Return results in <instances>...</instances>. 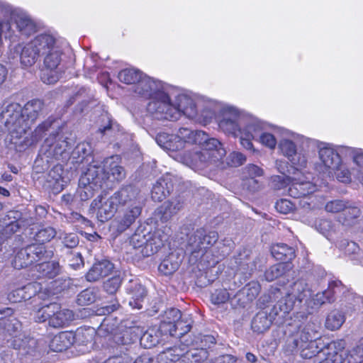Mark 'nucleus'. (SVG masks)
Segmentation results:
<instances>
[{
  "instance_id": "e2e57ef3",
  "label": "nucleus",
  "mask_w": 363,
  "mask_h": 363,
  "mask_svg": "<svg viewBox=\"0 0 363 363\" xmlns=\"http://www.w3.org/2000/svg\"><path fill=\"white\" fill-rule=\"evenodd\" d=\"M96 294L93 289H86L77 296V303L80 306H86L96 301Z\"/></svg>"
},
{
  "instance_id": "20e7f679",
  "label": "nucleus",
  "mask_w": 363,
  "mask_h": 363,
  "mask_svg": "<svg viewBox=\"0 0 363 363\" xmlns=\"http://www.w3.org/2000/svg\"><path fill=\"white\" fill-rule=\"evenodd\" d=\"M168 235L161 229L152 230L149 224L140 225L130 239V244L140 250L143 257H149L159 251L168 240Z\"/></svg>"
},
{
  "instance_id": "393cba45",
  "label": "nucleus",
  "mask_w": 363,
  "mask_h": 363,
  "mask_svg": "<svg viewBox=\"0 0 363 363\" xmlns=\"http://www.w3.org/2000/svg\"><path fill=\"white\" fill-rule=\"evenodd\" d=\"M345 286L339 280L332 281L329 283L328 288L323 292L317 293L314 298L315 305L321 306L326 303H332L335 300V296L343 292Z\"/></svg>"
},
{
  "instance_id": "bb28decb",
  "label": "nucleus",
  "mask_w": 363,
  "mask_h": 363,
  "mask_svg": "<svg viewBox=\"0 0 363 363\" xmlns=\"http://www.w3.org/2000/svg\"><path fill=\"white\" fill-rule=\"evenodd\" d=\"M128 293L130 295L129 305L133 308L140 309L147 295L146 290L137 280L131 279L126 287Z\"/></svg>"
},
{
  "instance_id": "6e6d98bb",
  "label": "nucleus",
  "mask_w": 363,
  "mask_h": 363,
  "mask_svg": "<svg viewBox=\"0 0 363 363\" xmlns=\"http://www.w3.org/2000/svg\"><path fill=\"white\" fill-rule=\"evenodd\" d=\"M28 246L21 249L13 260V267L16 269H22L31 265L33 263L30 253L28 252Z\"/></svg>"
},
{
  "instance_id": "f257e3e1",
  "label": "nucleus",
  "mask_w": 363,
  "mask_h": 363,
  "mask_svg": "<svg viewBox=\"0 0 363 363\" xmlns=\"http://www.w3.org/2000/svg\"><path fill=\"white\" fill-rule=\"evenodd\" d=\"M159 101L151 103L147 112L156 120L177 121L182 114L187 118H194L197 115V108L194 99L189 96L182 94L177 96L173 103L167 93H160Z\"/></svg>"
},
{
  "instance_id": "423d86ee",
  "label": "nucleus",
  "mask_w": 363,
  "mask_h": 363,
  "mask_svg": "<svg viewBox=\"0 0 363 363\" xmlns=\"http://www.w3.org/2000/svg\"><path fill=\"white\" fill-rule=\"evenodd\" d=\"M311 296V290L308 284L303 279L294 281L286 296L277 301V306L281 315L289 313L296 307H299L301 303Z\"/></svg>"
},
{
  "instance_id": "b1692460",
  "label": "nucleus",
  "mask_w": 363,
  "mask_h": 363,
  "mask_svg": "<svg viewBox=\"0 0 363 363\" xmlns=\"http://www.w3.org/2000/svg\"><path fill=\"white\" fill-rule=\"evenodd\" d=\"M197 352L196 351H188L184 352L179 347H173L167 348L164 351L162 352L159 354V359L160 362L164 363H172L177 362L182 359L184 361L186 359H189L190 357L194 358V363H197L200 361L197 358Z\"/></svg>"
},
{
  "instance_id": "9b49d317",
  "label": "nucleus",
  "mask_w": 363,
  "mask_h": 363,
  "mask_svg": "<svg viewBox=\"0 0 363 363\" xmlns=\"http://www.w3.org/2000/svg\"><path fill=\"white\" fill-rule=\"evenodd\" d=\"M225 155V150H220L211 155L206 150L196 151L194 152H185L181 155L182 162L191 168H204L210 164L216 163Z\"/></svg>"
},
{
  "instance_id": "0eeeda50",
  "label": "nucleus",
  "mask_w": 363,
  "mask_h": 363,
  "mask_svg": "<svg viewBox=\"0 0 363 363\" xmlns=\"http://www.w3.org/2000/svg\"><path fill=\"white\" fill-rule=\"evenodd\" d=\"M218 239V235L215 231L207 233L203 228L197 229L188 238L187 250L195 258H201Z\"/></svg>"
},
{
  "instance_id": "79ce46f5",
  "label": "nucleus",
  "mask_w": 363,
  "mask_h": 363,
  "mask_svg": "<svg viewBox=\"0 0 363 363\" xmlns=\"http://www.w3.org/2000/svg\"><path fill=\"white\" fill-rule=\"evenodd\" d=\"M28 249L33 263L49 259L53 256V251L52 250H47L42 244L33 243L28 245Z\"/></svg>"
},
{
  "instance_id": "dca6fc26",
  "label": "nucleus",
  "mask_w": 363,
  "mask_h": 363,
  "mask_svg": "<svg viewBox=\"0 0 363 363\" xmlns=\"http://www.w3.org/2000/svg\"><path fill=\"white\" fill-rule=\"evenodd\" d=\"M121 131L120 125L106 113L101 116V124L96 132V137L104 143H111L117 139Z\"/></svg>"
},
{
  "instance_id": "f8f14e48",
  "label": "nucleus",
  "mask_w": 363,
  "mask_h": 363,
  "mask_svg": "<svg viewBox=\"0 0 363 363\" xmlns=\"http://www.w3.org/2000/svg\"><path fill=\"white\" fill-rule=\"evenodd\" d=\"M245 116V113L234 107H224L221 111V119L218 123L219 128L225 133L235 136L242 130Z\"/></svg>"
},
{
  "instance_id": "5fc2aeb1",
  "label": "nucleus",
  "mask_w": 363,
  "mask_h": 363,
  "mask_svg": "<svg viewBox=\"0 0 363 363\" xmlns=\"http://www.w3.org/2000/svg\"><path fill=\"white\" fill-rule=\"evenodd\" d=\"M59 308H60V305L56 303H52L41 307L38 311L35 312V321L43 323L48 320V323H50V319L52 318L53 313L56 311V309Z\"/></svg>"
},
{
  "instance_id": "7c9ffc66",
  "label": "nucleus",
  "mask_w": 363,
  "mask_h": 363,
  "mask_svg": "<svg viewBox=\"0 0 363 363\" xmlns=\"http://www.w3.org/2000/svg\"><path fill=\"white\" fill-rule=\"evenodd\" d=\"M319 157L324 167L329 171L337 169L341 164L340 155L328 145L320 147Z\"/></svg>"
},
{
  "instance_id": "5701e85b",
  "label": "nucleus",
  "mask_w": 363,
  "mask_h": 363,
  "mask_svg": "<svg viewBox=\"0 0 363 363\" xmlns=\"http://www.w3.org/2000/svg\"><path fill=\"white\" fill-rule=\"evenodd\" d=\"M173 176L166 174L157 180L151 191L153 201L160 202L173 191Z\"/></svg>"
},
{
  "instance_id": "3c124183",
  "label": "nucleus",
  "mask_w": 363,
  "mask_h": 363,
  "mask_svg": "<svg viewBox=\"0 0 363 363\" xmlns=\"http://www.w3.org/2000/svg\"><path fill=\"white\" fill-rule=\"evenodd\" d=\"M23 111L22 106L16 102H4L0 111L1 123L11 120L12 116Z\"/></svg>"
},
{
  "instance_id": "69168bd1",
  "label": "nucleus",
  "mask_w": 363,
  "mask_h": 363,
  "mask_svg": "<svg viewBox=\"0 0 363 363\" xmlns=\"http://www.w3.org/2000/svg\"><path fill=\"white\" fill-rule=\"evenodd\" d=\"M336 177L337 179L341 182H349L351 180L350 172L349 169L345 167L342 163L340 167L335 169H331L328 172V174H333Z\"/></svg>"
},
{
  "instance_id": "72a5a7b5",
  "label": "nucleus",
  "mask_w": 363,
  "mask_h": 363,
  "mask_svg": "<svg viewBox=\"0 0 363 363\" xmlns=\"http://www.w3.org/2000/svg\"><path fill=\"white\" fill-rule=\"evenodd\" d=\"M72 331H63L55 335L50 342L51 350L57 352L67 350L73 345Z\"/></svg>"
},
{
  "instance_id": "c03bdc74",
  "label": "nucleus",
  "mask_w": 363,
  "mask_h": 363,
  "mask_svg": "<svg viewBox=\"0 0 363 363\" xmlns=\"http://www.w3.org/2000/svg\"><path fill=\"white\" fill-rule=\"evenodd\" d=\"M361 213L359 208L352 206L350 202H347V207L339 216V221L344 225L351 226L357 222V220L360 216Z\"/></svg>"
},
{
  "instance_id": "864d4df0",
  "label": "nucleus",
  "mask_w": 363,
  "mask_h": 363,
  "mask_svg": "<svg viewBox=\"0 0 363 363\" xmlns=\"http://www.w3.org/2000/svg\"><path fill=\"white\" fill-rule=\"evenodd\" d=\"M345 321V316L342 312L338 310L331 311L325 321V326L327 328L335 330L339 329Z\"/></svg>"
},
{
  "instance_id": "4be33fe9",
  "label": "nucleus",
  "mask_w": 363,
  "mask_h": 363,
  "mask_svg": "<svg viewBox=\"0 0 363 363\" xmlns=\"http://www.w3.org/2000/svg\"><path fill=\"white\" fill-rule=\"evenodd\" d=\"M279 148L282 154L286 157L290 162L299 167H304L307 164V157L301 151L298 152L294 143L288 139L280 141Z\"/></svg>"
},
{
  "instance_id": "c756f323",
  "label": "nucleus",
  "mask_w": 363,
  "mask_h": 363,
  "mask_svg": "<svg viewBox=\"0 0 363 363\" xmlns=\"http://www.w3.org/2000/svg\"><path fill=\"white\" fill-rule=\"evenodd\" d=\"M316 191V186L308 181L293 178L291 186L289 187V194L294 198L306 197Z\"/></svg>"
},
{
  "instance_id": "ddd939ff",
  "label": "nucleus",
  "mask_w": 363,
  "mask_h": 363,
  "mask_svg": "<svg viewBox=\"0 0 363 363\" xmlns=\"http://www.w3.org/2000/svg\"><path fill=\"white\" fill-rule=\"evenodd\" d=\"M133 91L142 97L150 99L147 108L151 103L159 101L157 99L158 94L167 93L162 89L160 82H157L144 74L142 75L141 79L134 85Z\"/></svg>"
},
{
  "instance_id": "a211bd4d",
  "label": "nucleus",
  "mask_w": 363,
  "mask_h": 363,
  "mask_svg": "<svg viewBox=\"0 0 363 363\" xmlns=\"http://www.w3.org/2000/svg\"><path fill=\"white\" fill-rule=\"evenodd\" d=\"M345 342L342 340L333 341L322 351V357L318 363H342L346 352Z\"/></svg>"
},
{
  "instance_id": "9d476101",
  "label": "nucleus",
  "mask_w": 363,
  "mask_h": 363,
  "mask_svg": "<svg viewBox=\"0 0 363 363\" xmlns=\"http://www.w3.org/2000/svg\"><path fill=\"white\" fill-rule=\"evenodd\" d=\"M61 55L62 52L59 48H52L43 55L44 56V67L41 71L40 78L44 83L51 84L59 80L61 76L60 68Z\"/></svg>"
},
{
  "instance_id": "603ef678",
  "label": "nucleus",
  "mask_w": 363,
  "mask_h": 363,
  "mask_svg": "<svg viewBox=\"0 0 363 363\" xmlns=\"http://www.w3.org/2000/svg\"><path fill=\"white\" fill-rule=\"evenodd\" d=\"M143 72L135 69H124L119 72L118 74V79L127 84L135 85L138 81L141 79Z\"/></svg>"
},
{
  "instance_id": "ea45409f",
  "label": "nucleus",
  "mask_w": 363,
  "mask_h": 363,
  "mask_svg": "<svg viewBox=\"0 0 363 363\" xmlns=\"http://www.w3.org/2000/svg\"><path fill=\"white\" fill-rule=\"evenodd\" d=\"M182 263V259L174 253H171L164 259L158 267V270L164 275L168 276L175 272Z\"/></svg>"
},
{
  "instance_id": "6e6552de",
  "label": "nucleus",
  "mask_w": 363,
  "mask_h": 363,
  "mask_svg": "<svg viewBox=\"0 0 363 363\" xmlns=\"http://www.w3.org/2000/svg\"><path fill=\"white\" fill-rule=\"evenodd\" d=\"M67 140L58 132L52 133L45 140L40 152L47 157L48 162L49 159L65 160L68 157L71 145Z\"/></svg>"
},
{
  "instance_id": "0e129e2a",
  "label": "nucleus",
  "mask_w": 363,
  "mask_h": 363,
  "mask_svg": "<svg viewBox=\"0 0 363 363\" xmlns=\"http://www.w3.org/2000/svg\"><path fill=\"white\" fill-rule=\"evenodd\" d=\"M293 178L282 175H274L271 178L272 187L275 189L280 190L286 188L288 186H291Z\"/></svg>"
},
{
  "instance_id": "39448f33",
  "label": "nucleus",
  "mask_w": 363,
  "mask_h": 363,
  "mask_svg": "<svg viewBox=\"0 0 363 363\" xmlns=\"http://www.w3.org/2000/svg\"><path fill=\"white\" fill-rule=\"evenodd\" d=\"M118 156H112L104 160V165L91 161L87 167V177L82 179V182L89 179H95L96 186L109 187L108 182H119L125 177V171L120 165Z\"/></svg>"
},
{
  "instance_id": "cd10ccee",
  "label": "nucleus",
  "mask_w": 363,
  "mask_h": 363,
  "mask_svg": "<svg viewBox=\"0 0 363 363\" xmlns=\"http://www.w3.org/2000/svg\"><path fill=\"white\" fill-rule=\"evenodd\" d=\"M143 208V203H138L129 206L123 211V215L118 218L117 230L124 232L140 216Z\"/></svg>"
},
{
  "instance_id": "f704fd0d",
  "label": "nucleus",
  "mask_w": 363,
  "mask_h": 363,
  "mask_svg": "<svg viewBox=\"0 0 363 363\" xmlns=\"http://www.w3.org/2000/svg\"><path fill=\"white\" fill-rule=\"evenodd\" d=\"M87 170L81 176L79 181V196L82 201H86L92 198L94 195L95 191L102 189L103 186H96L95 184V179H89L86 182H82V179L84 177H87Z\"/></svg>"
},
{
  "instance_id": "de8ad7c7",
  "label": "nucleus",
  "mask_w": 363,
  "mask_h": 363,
  "mask_svg": "<svg viewBox=\"0 0 363 363\" xmlns=\"http://www.w3.org/2000/svg\"><path fill=\"white\" fill-rule=\"evenodd\" d=\"M181 318L182 313L179 309L174 308L167 309L162 315V319L160 326L161 330L167 333L168 328H171V325H174Z\"/></svg>"
},
{
  "instance_id": "58836bf2",
  "label": "nucleus",
  "mask_w": 363,
  "mask_h": 363,
  "mask_svg": "<svg viewBox=\"0 0 363 363\" xmlns=\"http://www.w3.org/2000/svg\"><path fill=\"white\" fill-rule=\"evenodd\" d=\"M272 256L277 260L288 262L295 257V250L284 243H277L272 247Z\"/></svg>"
},
{
  "instance_id": "774afa93",
  "label": "nucleus",
  "mask_w": 363,
  "mask_h": 363,
  "mask_svg": "<svg viewBox=\"0 0 363 363\" xmlns=\"http://www.w3.org/2000/svg\"><path fill=\"white\" fill-rule=\"evenodd\" d=\"M73 344L84 345L88 342L91 338V335L89 333V330L83 328H78L75 333L72 332Z\"/></svg>"
},
{
  "instance_id": "052dcab7",
  "label": "nucleus",
  "mask_w": 363,
  "mask_h": 363,
  "mask_svg": "<svg viewBox=\"0 0 363 363\" xmlns=\"http://www.w3.org/2000/svg\"><path fill=\"white\" fill-rule=\"evenodd\" d=\"M203 140L204 141L201 143H199V145L201 146L202 150L210 152L211 155H213L216 151L218 152V150H224L218 140L213 138H209L206 133V138Z\"/></svg>"
},
{
  "instance_id": "bf43d9fd",
  "label": "nucleus",
  "mask_w": 363,
  "mask_h": 363,
  "mask_svg": "<svg viewBox=\"0 0 363 363\" xmlns=\"http://www.w3.org/2000/svg\"><path fill=\"white\" fill-rule=\"evenodd\" d=\"M56 235L55 230L52 227H46L40 229L35 233L34 240L38 244L43 245L45 242H50Z\"/></svg>"
},
{
  "instance_id": "4c0bfd02",
  "label": "nucleus",
  "mask_w": 363,
  "mask_h": 363,
  "mask_svg": "<svg viewBox=\"0 0 363 363\" xmlns=\"http://www.w3.org/2000/svg\"><path fill=\"white\" fill-rule=\"evenodd\" d=\"M40 285L37 282H30L21 288H18L13 291L11 294L14 301L20 302L21 301H27L37 295Z\"/></svg>"
},
{
  "instance_id": "a878e982",
  "label": "nucleus",
  "mask_w": 363,
  "mask_h": 363,
  "mask_svg": "<svg viewBox=\"0 0 363 363\" xmlns=\"http://www.w3.org/2000/svg\"><path fill=\"white\" fill-rule=\"evenodd\" d=\"M271 127L255 117L245 114L242 133L247 137L257 139L263 130H268Z\"/></svg>"
},
{
  "instance_id": "680f3d73",
  "label": "nucleus",
  "mask_w": 363,
  "mask_h": 363,
  "mask_svg": "<svg viewBox=\"0 0 363 363\" xmlns=\"http://www.w3.org/2000/svg\"><path fill=\"white\" fill-rule=\"evenodd\" d=\"M278 130L279 128H273V133H269L268 130H263L257 140L269 148L274 149L277 145V140L274 133L278 132Z\"/></svg>"
},
{
  "instance_id": "2f4dec72",
  "label": "nucleus",
  "mask_w": 363,
  "mask_h": 363,
  "mask_svg": "<svg viewBox=\"0 0 363 363\" xmlns=\"http://www.w3.org/2000/svg\"><path fill=\"white\" fill-rule=\"evenodd\" d=\"M40 56L48 52L52 48H57L55 38L50 34L43 33L30 41Z\"/></svg>"
},
{
  "instance_id": "7ed1b4c3",
  "label": "nucleus",
  "mask_w": 363,
  "mask_h": 363,
  "mask_svg": "<svg viewBox=\"0 0 363 363\" xmlns=\"http://www.w3.org/2000/svg\"><path fill=\"white\" fill-rule=\"evenodd\" d=\"M296 331L287 337L284 350L286 352L294 354L299 352L304 359H311L318 352L315 340L318 337L316 326L308 322L303 325H296Z\"/></svg>"
},
{
  "instance_id": "c85d7f7f",
  "label": "nucleus",
  "mask_w": 363,
  "mask_h": 363,
  "mask_svg": "<svg viewBox=\"0 0 363 363\" xmlns=\"http://www.w3.org/2000/svg\"><path fill=\"white\" fill-rule=\"evenodd\" d=\"M113 269V264L108 260L103 259L95 262L86 274L88 281H96L108 276Z\"/></svg>"
},
{
  "instance_id": "09e8293b",
  "label": "nucleus",
  "mask_w": 363,
  "mask_h": 363,
  "mask_svg": "<svg viewBox=\"0 0 363 363\" xmlns=\"http://www.w3.org/2000/svg\"><path fill=\"white\" fill-rule=\"evenodd\" d=\"M43 262L36 266L37 271L40 273V276L52 279L55 277L60 271V267L57 262Z\"/></svg>"
},
{
  "instance_id": "338daca9",
  "label": "nucleus",
  "mask_w": 363,
  "mask_h": 363,
  "mask_svg": "<svg viewBox=\"0 0 363 363\" xmlns=\"http://www.w3.org/2000/svg\"><path fill=\"white\" fill-rule=\"evenodd\" d=\"M185 146L184 145V142H182L178 137L176 135H169V140L167 141L164 145L163 148L167 149L172 152H177L184 149Z\"/></svg>"
},
{
  "instance_id": "2eb2a0df",
  "label": "nucleus",
  "mask_w": 363,
  "mask_h": 363,
  "mask_svg": "<svg viewBox=\"0 0 363 363\" xmlns=\"http://www.w3.org/2000/svg\"><path fill=\"white\" fill-rule=\"evenodd\" d=\"M40 55L35 50L30 42L23 45L18 43L11 46L9 49V59H19L21 65L23 67H31L38 61Z\"/></svg>"
},
{
  "instance_id": "4d7b16f0",
  "label": "nucleus",
  "mask_w": 363,
  "mask_h": 363,
  "mask_svg": "<svg viewBox=\"0 0 363 363\" xmlns=\"http://www.w3.org/2000/svg\"><path fill=\"white\" fill-rule=\"evenodd\" d=\"M286 267L287 265L284 263H279L270 267L264 273L266 280L272 281L281 277L286 272Z\"/></svg>"
},
{
  "instance_id": "6ab92c4d",
  "label": "nucleus",
  "mask_w": 363,
  "mask_h": 363,
  "mask_svg": "<svg viewBox=\"0 0 363 363\" xmlns=\"http://www.w3.org/2000/svg\"><path fill=\"white\" fill-rule=\"evenodd\" d=\"M91 207L97 210V218L101 222L111 218L119 208L112 196L108 199L98 196L92 201Z\"/></svg>"
},
{
  "instance_id": "4468645a",
  "label": "nucleus",
  "mask_w": 363,
  "mask_h": 363,
  "mask_svg": "<svg viewBox=\"0 0 363 363\" xmlns=\"http://www.w3.org/2000/svg\"><path fill=\"white\" fill-rule=\"evenodd\" d=\"M277 306V302L273 305L272 308L267 311H261L258 312L252 320L251 327L254 332L262 333L267 331L271 326L272 322L276 320L277 323H281V320L285 315H281Z\"/></svg>"
},
{
  "instance_id": "1a4fd4ad",
  "label": "nucleus",
  "mask_w": 363,
  "mask_h": 363,
  "mask_svg": "<svg viewBox=\"0 0 363 363\" xmlns=\"http://www.w3.org/2000/svg\"><path fill=\"white\" fill-rule=\"evenodd\" d=\"M11 345L21 363H34L40 357V352L38 350V342L33 337H16Z\"/></svg>"
},
{
  "instance_id": "473e14b6",
  "label": "nucleus",
  "mask_w": 363,
  "mask_h": 363,
  "mask_svg": "<svg viewBox=\"0 0 363 363\" xmlns=\"http://www.w3.org/2000/svg\"><path fill=\"white\" fill-rule=\"evenodd\" d=\"M43 108V103L39 99L29 101L22 107L23 117L26 119V122L28 123V130H30V125L41 114Z\"/></svg>"
},
{
  "instance_id": "c9c22d12",
  "label": "nucleus",
  "mask_w": 363,
  "mask_h": 363,
  "mask_svg": "<svg viewBox=\"0 0 363 363\" xmlns=\"http://www.w3.org/2000/svg\"><path fill=\"white\" fill-rule=\"evenodd\" d=\"M74 320L72 311L67 308L56 309L50 319V326L62 328L67 326Z\"/></svg>"
},
{
  "instance_id": "8fccbe9b",
  "label": "nucleus",
  "mask_w": 363,
  "mask_h": 363,
  "mask_svg": "<svg viewBox=\"0 0 363 363\" xmlns=\"http://www.w3.org/2000/svg\"><path fill=\"white\" fill-rule=\"evenodd\" d=\"M160 339V333L155 329L150 328L140 337V345L145 348H152L156 346Z\"/></svg>"
},
{
  "instance_id": "f3484780",
  "label": "nucleus",
  "mask_w": 363,
  "mask_h": 363,
  "mask_svg": "<svg viewBox=\"0 0 363 363\" xmlns=\"http://www.w3.org/2000/svg\"><path fill=\"white\" fill-rule=\"evenodd\" d=\"M112 196L116 203L120 206H130L143 203V197L138 188L132 185L123 186L116 191Z\"/></svg>"
},
{
  "instance_id": "a18cd8bd",
  "label": "nucleus",
  "mask_w": 363,
  "mask_h": 363,
  "mask_svg": "<svg viewBox=\"0 0 363 363\" xmlns=\"http://www.w3.org/2000/svg\"><path fill=\"white\" fill-rule=\"evenodd\" d=\"M191 323L192 320L190 318L182 315V318L174 325H171L170 328H168L167 333L171 336L182 337L190 331Z\"/></svg>"
},
{
  "instance_id": "aec40b11",
  "label": "nucleus",
  "mask_w": 363,
  "mask_h": 363,
  "mask_svg": "<svg viewBox=\"0 0 363 363\" xmlns=\"http://www.w3.org/2000/svg\"><path fill=\"white\" fill-rule=\"evenodd\" d=\"M10 134V141L12 144L16 146L17 143H20L19 140L21 137L23 136L26 133V130H28V123L26 122V119L23 117V111H20L17 114L12 116L11 120L5 121L3 123Z\"/></svg>"
},
{
  "instance_id": "f03ea898",
  "label": "nucleus",
  "mask_w": 363,
  "mask_h": 363,
  "mask_svg": "<svg viewBox=\"0 0 363 363\" xmlns=\"http://www.w3.org/2000/svg\"><path fill=\"white\" fill-rule=\"evenodd\" d=\"M37 30L36 23L26 12L0 1V34L5 39L16 42L21 36L28 38Z\"/></svg>"
},
{
  "instance_id": "412c9836",
  "label": "nucleus",
  "mask_w": 363,
  "mask_h": 363,
  "mask_svg": "<svg viewBox=\"0 0 363 363\" xmlns=\"http://www.w3.org/2000/svg\"><path fill=\"white\" fill-rule=\"evenodd\" d=\"M53 123L54 121L50 118L43 121L35 129L31 135L28 133V130H26L23 136L21 137V139L19 140L20 143H17L16 148L18 151H22L28 147L37 143L42 139L45 132L49 130Z\"/></svg>"
},
{
  "instance_id": "13d9d810",
  "label": "nucleus",
  "mask_w": 363,
  "mask_h": 363,
  "mask_svg": "<svg viewBox=\"0 0 363 363\" xmlns=\"http://www.w3.org/2000/svg\"><path fill=\"white\" fill-rule=\"evenodd\" d=\"M348 363H363V337L348 353Z\"/></svg>"
},
{
  "instance_id": "49530a36",
  "label": "nucleus",
  "mask_w": 363,
  "mask_h": 363,
  "mask_svg": "<svg viewBox=\"0 0 363 363\" xmlns=\"http://www.w3.org/2000/svg\"><path fill=\"white\" fill-rule=\"evenodd\" d=\"M91 147L89 143L84 142L79 143L72 152V157L75 160L76 163H83L89 162V159L92 160Z\"/></svg>"
},
{
  "instance_id": "e433bc0d",
  "label": "nucleus",
  "mask_w": 363,
  "mask_h": 363,
  "mask_svg": "<svg viewBox=\"0 0 363 363\" xmlns=\"http://www.w3.org/2000/svg\"><path fill=\"white\" fill-rule=\"evenodd\" d=\"M179 138L185 144H196L203 142L206 133L202 130H192L188 128H180L177 134Z\"/></svg>"
},
{
  "instance_id": "37998d69",
  "label": "nucleus",
  "mask_w": 363,
  "mask_h": 363,
  "mask_svg": "<svg viewBox=\"0 0 363 363\" xmlns=\"http://www.w3.org/2000/svg\"><path fill=\"white\" fill-rule=\"evenodd\" d=\"M0 328L4 332L12 336L13 339H15L16 337H21L19 334L21 330V323L16 317H13V315L1 320Z\"/></svg>"
},
{
  "instance_id": "a19ab883",
  "label": "nucleus",
  "mask_w": 363,
  "mask_h": 363,
  "mask_svg": "<svg viewBox=\"0 0 363 363\" xmlns=\"http://www.w3.org/2000/svg\"><path fill=\"white\" fill-rule=\"evenodd\" d=\"M182 207L183 202L179 199L164 202L159 211L162 215V220L164 222L167 221L170 218L176 215L182 208Z\"/></svg>"
}]
</instances>
